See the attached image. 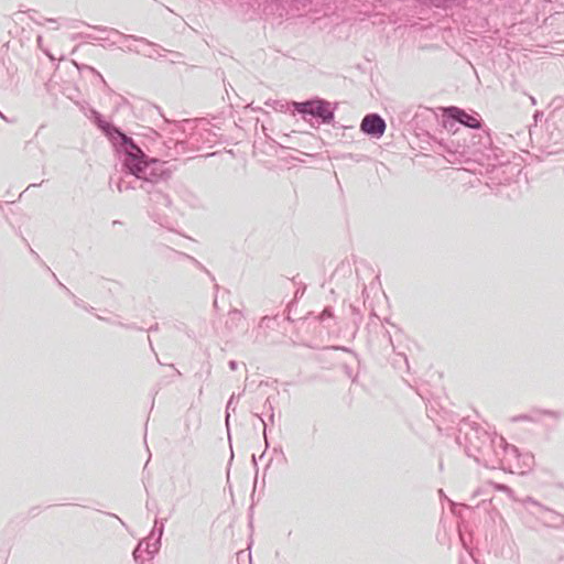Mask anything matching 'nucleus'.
Here are the masks:
<instances>
[{
	"label": "nucleus",
	"mask_w": 564,
	"mask_h": 564,
	"mask_svg": "<svg viewBox=\"0 0 564 564\" xmlns=\"http://www.w3.org/2000/svg\"><path fill=\"white\" fill-rule=\"evenodd\" d=\"M458 533L463 547L467 551L468 554L471 555L473 549L469 545L471 542V534L463 532L460 528L458 529Z\"/></svg>",
	"instance_id": "cd10ccee"
},
{
	"label": "nucleus",
	"mask_w": 564,
	"mask_h": 564,
	"mask_svg": "<svg viewBox=\"0 0 564 564\" xmlns=\"http://www.w3.org/2000/svg\"><path fill=\"white\" fill-rule=\"evenodd\" d=\"M228 367L231 371H236L238 369V362L236 360H229Z\"/></svg>",
	"instance_id": "a19ab883"
},
{
	"label": "nucleus",
	"mask_w": 564,
	"mask_h": 564,
	"mask_svg": "<svg viewBox=\"0 0 564 564\" xmlns=\"http://www.w3.org/2000/svg\"><path fill=\"white\" fill-rule=\"evenodd\" d=\"M150 133H151V135L160 137L159 133L156 131H154L153 129L150 130Z\"/></svg>",
	"instance_id": "864d4df0"
},
{
	"label": "nucleus",
	"mask_w": 564,
	"mask_h": 564,
	"mask_svg": "<svg viewBox=\"0 0 564 564\" xmlns=\"http://www.w3.org/2000/svg\"><path fill=\"white\" fill-rule=\"evenodd\" d=\"M506 454V465L502 466V470L505 471H513L514 463L520 462V449L509 444V446L505 451Z\"/></svg>",
	"instance_id": "dca6fc26"
},
{
	"label": "nucleus",
	"mask_w": 564,
	"mask_h": 564,
	"mask_svg": "<svg viewBox=\"0 0 564 564\" xmlns=\"http://www.w3.org/2000/svg\"><path fill=\"white\" fill-rule=\"evenodd\" d=\"M51 275L52 278L54 279V281L58 284L59 288H62L67 294H72V291L65 286L56 276V274L54 272H51Z\"/></svg>",
	"instance_id": "72a5a7b5"
},
{
	"label": "nucleus",
	"mask_w": 564,
	"mask_h": 564,
	"mask_svg": "<svg viewBox=\"0 0 564 564\" xmlns=\"http://www.w3.org/2000/svg\"><path fill=\"white\" fill-rule=\"evenodd\" d=\"M22 239H23L24 243L26 245V247H28V249H29L30 253L34 257V259H35V260L37 261V263L42 267V269H44V271H47V272L51 274V272H53V271L51 270V268H50V267H48V265L43 261V259L39 256V253L32 249V247L30 246V243L28 242V240H26L25 238H23V237H22Z\"/></svg>",
	"instance_id": "bb28decb"
},
{
	"label": "nucleus",
	"mask_w": 564,
	"mask_h": 564,
	"mask_svg": "<svg viewBox=\"0 0 564 564\" xmlns=\"http://www.w3.org/2000/svg\"><path fill=\"white\" fill-rule=\"evenodd\" d=\"M79 108L82 112L109 140L119 160L121 159V154L131 151L135 145H138L132 137L126 134V132L112 121L107 120L101 112L89 104H80Z\"/></svg>",
	"instance_id": "20e7f679"
},
{
	"label": "nucleus",
	"mask_w": 564,
	"mask_h": 564,
	"mask_svg": "<svg viewBox=\"0 0 564 564\" xmlns=\"http://www.w3.org/2000/svg\"><path fill=\"white\" fill-rule=\"evenodd\" d=\"M68 295L73 297V300H74V304H75L77 307H82V308H83V307H85V303H84V301H83V300H80V299H78V297H76L74 293L68 294Z\"/></svg>",
	"instance_id": "e433bc0d"
},
{
	"label": "nucleus",
	"mask_w": 564,
	"mask_h": 564,
	"mask_svg": "<svg viewBox=\"0 0 564 564\" xmlns=\"http://www.w3.org/2000/svg\"><path fill=\"white\" fill-rule=\"evenodd\" d=\"M22 239H23L24 243L26 245V247H28V249H29L30 253L34 257V259H35V260L37 261V263L42 267V269H44V271H47V272L51 274V272H53V271L51 270V268H50V267H48V265L43 261V259L39 256V253L32 249V247L30 246V243L28 242V240H26L25 238H23V237H22Z\"/></svg>",
	"instance_id": "a878e982"
},
{
	"label": "nucleus",
	"mask_w": 564,
	"mask_h": 564,
	"mask_svg": "<svg viewBox=\"0 0 564 564\" xmlns=\"http://www.w3.org/2000/svg\"><path fill=\"white\" fill-rule=\"evenodd\" d=\"M193 261L196 263V265L198 267V269H200L202 271H204L212 281H215V276L213 275V273L206 269L200 262H198L196 259L192 258Z\"/></svg>",
	"instance_id": "2f4dec72"
},
{
	"label": "nucleus",
	"mask_w": 564,
	"mask_h": 564,
	"mask_svg": "<svg viewBox=\"0 0 564 564\" xmlns=\"http://www.w3.org/2000/svg\"><path fill=\"white\" fill-rule=\"evenodd\" d=\"M349 307H350V310H351L352 315L358 316V321H362V315L360 314L359 308H358V307H356V306H355V305H352V304H350V306H349Z\"/></svg>",
	"instance_id": "4c0bfd02"
},
{
	"label": "nucleus",
	"mask_w": 564,
	"mask_h": 564,
	"mask_svg": "<svg viewBox=\"0 0 564 564\" xmlns=\"http://www.w3.org/2000/svg\"><path fill=\"white\" fill-rule=\"evenodd\" d=\"M77 37L85 39V40H95V41L104 40L102 37H96L89 33H78L77 35H75V39H77Z\"/></svg>",
	"instance_id": "473e14b6"
},
{
	"label": "nucleus",
	"mask_w": 564,
	"mask_h": 564,
	"mask_svg": "<svg viewBox=\"0 0 564 564\" xmlns=\"http://www.w3.org/2000/svg\"><path fill=\"white\" fill-rule=\"evenodd\" d=\"M121 224L119 220H113L112 225H119Z\"/></svg>",
	"instance_id": "69168bd1"
},
{
	"label": "nucleus",
	"mask_w": 564,
	"mask_h": 564,
	"mask_svg": "<svg viewBox=\"0 0 564 564\" xmlns=\"http://www.w3.org/2000/svg\"><path fill=\"white\" fill-rule=\"evenodd\" d=\"M305 290H306V286H305V285H303L302 288H299V289L295 291V293H294V299H293V300L289 303V305H288L289 312H291L292 307H293L294 305H296V303H297V299H300V297H302V296H303V294H304ZM286 319H288V321H290V322H292V321H293V319L291 318V316H290V313H288Z\"/></svg>",
	"instance_id": "c85d7f7f"
},
{
	"label": "nucleus",
	"mask_w": 564,
	"mask_h": 564,
	"mask_svg": "<svg viewBox=\"0 0 564 564\" xmlns=\"http://www.w3.org/2000/svg\"><path fill=\"white\" fill-rule=\"evenodd\" d=\"M398 356H400L403 359V361L406 365V367H409V361H408L406 356L404 354H402V352L398 354Z\"/></svg>",
	"instance_id": "de8ad7c7"
},
{
	"label": "nucleus",
	"mask_w": 564,
	"mask_h": 564,
	"mask_svg": "<svg viewBox=\"0 0 564 564\" xmlns=\"http://www.w3.org/2000/svg\"><path fill=\"white\" fill-rule=\"evenodd\" d=\"M531 102L534 105L535 104V99L534 97H531Z\"/></svg>",
	"instance_id": "774afa93"
},
{
	"label": "nucleus",
	"mask_w": 564,
	"mask_h": 564,
	"mask_svg": "<svg viewBox=\"0 0 564 564\" xmlns=\"http://www.w3.org/2000/svg\"><path fill=\"white\" fill-rule=\"evenodd\" d=\"M83 308H84V310H86V311H88V312H89L90 310H93V307H91V306H86V305H85V307H83Z\"/></svg>",
	"instance_id": "680f3d73"
},
{
	"label": "nucleus",
	"mask_w": 564,
	"mask_h": 564,
	"mask_svg": "<svg viewBox=\"0 0 564 564\" xmlns=\"http://www.w3.org/2000/svg\"><path fill=\"white\" fill-rule=\"evenodd\" d=\"M42 51L52 62L55 61L54 55L47 48H42Z\"/></svg>",
	"instance_id": "79ce46f5"
},
{
	"label": "nucleus",
	"mask_w": 564,
	"mask_h": 564,
	"mask_svg": "<svg viewBox=\"0 0 564 564\" xmlns=\"http://www.w3.org/2000/svg\"><path fill=\"white\" fill-rule=\"evenodd\" d=\"M297 110L299 116L305 122H308L312 128H318L325 124L335 123V112L338 108V102H332L319 96H313L297 105H293Z\"/></svg>",
	"instance_id": "39448f33"
},
{
	"label": "nucleus",
	"mask_w": 564,
	"mask_h": 564,
	"mask_svg": "<svg viewBox=\"0 0 564 564\" xmlns=\"http://www.w3.org/2000/svg\"><path fill=\"white\" fill-rule=\"evenodd\" d=\"M532 514L545 527L561 529L564 527V514L558 513L547 507L540 512L532 511Z\"/></svg>",
	"instance_id": "6e6552de"
},
{
	"label": "nucleus",
	"mask_w": 564,
	"mask_h": 564,
	"mask_svg": "<svg viewBox=\"0 0 564 564\" xmlns=\"http://www.w3.org/2000/svg\"><path fill=\"white\" fill-rule=\"evenodd\" d=\"M171 53H172L174 56H176V57H180V56H181V53H178V52H171Z\"/></svg>",
	"instance_id": "bf43d9fd"
},
{
	"label": "nucleus",
	"mask_w": 564,
	"mask_h": 564,
	"mask_svg": "<svg viewBox=\"0 0 564 564\" xmlns=\"http://www.w3.org/2000/svg\"><path fill=\"white\" fill-rule=\"evenodd\" d=\"M133 180H127L126 177H120L116 182V187L119 192L129 191V189H140L139 183L137 181H141L142 177L133 176Z\"/></svg>",
	"instance_id": "aec40b11"
},
{
	"label": "nucleus",
	"mask_w": 564,
	"mask_h": 564,
	"mask_svg": "<svg viewBox=\"0 0 564 564\" xmlns=\"http://www.w3.org/2000/svg\"><path fill=\"white\" fill-rule=\"evenodd\" d=\"M171 144H173L175 148L181 147V148H182V150H184V149H185V144H184V142H178V141H175V140H173V139H170L169 141H164V142H163V145H164L165 148H167L169 150L171 149Z\"/></svg>",
	"instance_id": "7c9ffc66"
},
{
	"label": "nucleus",
	"mask_w": 564,
	"mask_h": 564,
	"mask_svg": "<svg viewBox=\"0 0 564 564\" xmlns=\"http://www.w3.org/2000/svg\"><path fill=\"white\" fill-rule=\"evenodd\" d=\"M486 126L481 116L473 109H464L457 106L442 108V127L447 134L462 128L477 130Z\"/></svg>",
	"instance_id": "423d86ee"
},
{
	"label": "nucleus",
	"mask_w": 564,
	"mask_h": 564,
	"mask_svg": "<svg viewBox=\"0 0 564 564\" xmlns=\"http://www.w3.org/2000/svg\"><path fill=\"white\" fill-rule=\"evenodd\" d=\"M119 325H120L121 327L127 328V329H133V330H145L144 328L139 327V326H137V325H135V324H133V323H132V324H123V323H120Z\"/></svg>",
	"instance_id": "c9c22d12"
},
{
	"label": "nucleus",
	"mask_w": 564,
	"mask_h": 564,
	"mask_svg": "<svg viewBox=\"0 0 564 564\" xmlns=\"http://www.w3.org/2000/svg\"><path fill=\"white\" fill-rule=\"evenodd\" d=\"M543 116H544L543 111L535 110L533 113L534 122L538 123V121L542 120Z\"/></svg>",
	"instance_id": "ea45409f"
},
{
	"label": "nucleus",
	"mask_w": 564,
	"mask_h": 564,
	"mask_svg": "<svg viewBox=\"0 0 564 564\" xmlns=\"http://www.w3.org/2000/svg\"><path fill=\"white\" fill-rule=\"evenodd\" d=\"M384 335L387 336V338H388L389 343L391 344V346L394 348L393 343H392V337H391L390 333L388 330H386Z\"/></svg>",
	"instance_id": "8fccbe9b"
},
{
	"label": "nucleus",
	"mask_w": 564,
	"mask_h": 564,
	"mask_svg": "<svg viewBox=\"0 0 564 564\" xmlns=\"http://www.w3.org/2000/svg\"><path fill=\"white\" fill-rule=\"evenodd\" d=\"M145 56L150 57V58H153V54L152 53H149V54H144Z\"/></svg>",
	"instance_id": "e2e57ef3"
},
{
	"label": "nucleus",
	"mask_w": 564,
	"mask_h": 564,
	"mask_svg": "<svg viewBox=\"0 0 564 564\" xmlns=\"http://www.w3.org/2000/svg\"><path fill=\"white\" fill-rule=\"evenodd\" d=\"M420 109H422V112H415V115L413 116V126L415 129L419 128V124H420V117L423 116L424 113H427V116L432 119V120H437V115L431 109V108H427V107H420Z\"/></svg>",
	"instance_id": "b1692460"
},
{
	"label": "nucleus",
	"mask_w": 564,
	"mask_h": 564,
	"mask_svg": "<svg viewBox=\"0 0 564 564\" xmlns=\"http://www.w3.org/2000/svg\"><path fill=\"white\" fill-rule=\"evenodd\" d=\"M152 508H156V505H155L154 502H153V503H151L150 501H148V502H147V509L151 511V510H152Z\"/></svg>",
	"instance_id": "09e8293b"
},
{
	"label": "nucleus",
	"mask_w": 564,
	"mask_h": 564,
	"mask_svg": "<svg viewBox=\"0 0 564 564\" xmlns=\"http://www.w3.org/2000/svg\"><path fill=\"white\" fill-rule=\"evenodd\" d=\"M171 367L175 370V372H176L178 376H181V371H178V370L174 367V365H171Z\"/></svg>",
	"instance_id": "13d9d810"
},
{
	"label": "nucleus",
	"mask_w": 564,
	"mask_h": 564,
	"mask_svg": "<svg viewBox=\"0 0 564 564\" xmlns=\"http://www.w3.org/2000/svg\"><path fill=\"white\" fill-rule=\"evenodd\" d=\"M386 129V120L377 112L367 113L360 122V131L371 139H380Z\"/></svg>",
	"instance_id": "0eeeda50"
},
{
	"label": "nucleus",
	"mask_w": 564,
	"mask_h": 564,
	"mask_svg": "<svg viewBox=\"0 0 564 564\" xmlns=\"http://www.w3.org/2000/svg\"><path fill=\"white\" fill-rule=\"evenodd\" d=\"M496 436V433H489L477 423L463 421L455 440L458 445L465 447L467 456L473 457L479 465L492 466L497 463L492 455Z\"/></svg>",
	"instance_id": "7ed1b4c3"
},
{
	"label": "nucleus",
	"mask_w": 564,
	"mask_h": 564,
	"mask_svg": "<svg viewBox=\"0 0 564 564\" xmlns=\"http://www.w3.org/2000/svg\"><path fill=\"white\" fill-rule=\"evenodd\" d=\"M495 486H496V488H497L499 491H503V492L512 494V489H511L509 486L505 485V484H496Z\"/></svg>",
	"instance_id": "f704fd0d"
},
{
	"label": "nucleus",
	"mask_w": 564,
	"mask_h": 564,
	"mask_svg": "<svg viewBox=\"0 0 564 564\" xmlns=\"http://www.w3.org/2000/svg\"><path fill=\"white\" fill-rule=\"evenodd\" d=\"M540 413L554 420H560L563 416L562 412L547 409L540 410Z\"/></svg>",
	"instance_id": "c756f323"
},
{
	"label": "nucleus",
	"mask_w": 564,
	"mask_h": 564,
	"mask_svg": "<svg viewBox=\"0 0 564 564\" xmlns=\"http://www.w3.org/2000/svg\"><path fill=\"white\" fill-rule=\"evenodd\" d=\"M361 321H358V316L352 315V323L355 324L356 328H358V325Z\"/></svg>",
	"instance_id": "49530a36"
},
{
	"label": "nucleus",
	"mask_w": 564,
	"mask_h": 564,
	"mask_svg": "<svg viewBox=\"0 0 564 564\" xmlns=\"http://www.w3.org/2000/svg\"><path fill=\"white\" fill-rule=\"evenodd\" d=\"M73 63L77 67V70L82 76L90 75L95 77L100 84H102L104 87L108 88V84L105 80L104 76L95 67L86 64H80L75 61H73Z\"/></svg>",
	"instance_id": "a211bd4d"
},
{
	"label": "nucleus",
	"mask_w": 564,
	"mask_h": 564,
	"mask_svg": "<svg viewBox=\"0 0 564 564\" xmlns=\"http://www.w3.org/2000/svg\"><path fill=\"white\" fill-rule=\"evenodd\" d=\"M240 395H241V393H239L238 395L232 393L230 395L229 400L227 401V404H226L225 424H226V427H227V431H228V437L229 438H230V433H229L230 413L236 411V399L239 398Z\"/></svg>",
	"instance_id": "412c9836"
},
{
	"label": "nucleus",
	"mask_w": 564,
	"mask_h": 564,
	"mask_svg": "<svg viewBox=\"0 0 564 564\" xmlns=\"http://www.w3.org/2000/svg\"><path fill=\"white\" fill-rule=\"evenodd\" d=\"M514 421H534L529 414H520L513 419Z\"/></svg>",
	"instance_id": "58836bf2"
},
{
	"label": "nucleus",
	"mask_w": 564,
	"mask_h": 564,
	"mask_svg": "<svg viewBox=\"0 0 564 564\" xmlns=\"http://www.w3.org/2000/svg\"><path fill=\"white\" fill-rule=\"evenodd\" d=\"M336 349H340V350H344V351H350V349H348L346 347H337Z\"/></svg>",
	"instance_id": "6e6d98bb"
},
{
	"label": "nucleus",
	"mask_w": 564,
	"mask_h": 564,
	"mask_svg": "<svg viewBox=\"0 0 564 564\" xmlns=\"http://www.w3.org/2000/svg\"><path fill=\"white\" fill-rule=\"evenodd\" d=\"M42 40H43V39H42V36H41V35H39V36H37V39H36V41H37V43H39V46H40L41 48H42V46H41V45H42Z\"/></svg>",
	"instance_id": "603ef678"
},
{
	"label": "nucleus",
	"mask_w": 564,
	"mask_h": 564,
	"mask_svg": "<svg viewBox=\"0 0 564 564\" xmlns=\"http://www.w3.org/2000/svg\"><path fill=\"white\" fill-rule=\"evenodd\" d=\"M486 501H487V499H486V498H484L480 502H478V503H477V507H478L480 503H484V502H486Z\"/></svg>",
	"instance_id": "0e129e2a"
},
{
	"label": "nucleus",
	"mask_w": 564,
	"mask_h": 564,
	"mask_svg": "<svg viewBox=\"0 0 564 564\" xmlns=\"http://www.w3.org/2000/svg\"><path fill=\"white\" fill-rule=\"evenodd\" d=\"M299 101L295 100H273L272 102L267 101L265 105L271 106L275 111L290 113L292 116H297V110L293 107V105H297Z\"/></svg>",
	"instance_id": "2eb2a0df"
},
{
	"label": "nucleus",
	"mask_w": 564,
	"mask_h": 564,
	"mask_svg": "<svg viewBox=\"0 0 564 564\" xmlns=\"http://www.w3.org/2000/svg\"><path fill=\"white\" fill-rule=\"evenodd\" d=\"M268 321H270L269 316H264L260 321V326L268 325Z\"/></svg>",
	"instance_id": "a18cd8bd"
},
{
	"label": "nucleus",
	"mask_w": 564,
	"mask_h": 564,
	"mask_svg": "<svg viewBox=\"0 0 564 564\" xmlns=\"http://www.w3.org/2000/svg\"><path fill=\"white\" fill-rule=\"evenodd\" d=\"M185 122H186V121H181V122L176 123L177 128L183 127Z\"/></svg>",
	"instance_id": "4d7b16f0"
},
{
	"label": "nucleus",
	"mask_w": 564,
	"mask_h": 564,
	"mask_svg": "<svg viewBox=\"0 0 564 564\" xmlns=\"http://www.w3.org/2000/svg\"><path fill=\"white\" fill-rule=\"evenodd\" d=\"M534 465V455L532 453H521L520 462L514 463L513 471L520 475L529 473Z\"/></svg>",
	"instance_id": "ddd939ff"
},
{
	"label": "nucleus",
	"mask_w": 564,
	"mask_h": 564,
	"mask_svg": "<svg viewBox=\"0 0 564 564\" xmlns=\"http://www.w3.org/2000/svg\"><path fill=\"white\" fill-rule=\"evenodd\" d=\"M509 446V443L502 436H496L495 444L492 446V455H495L497 463L492 466H485L490 469H502V466L506 465V454L505 451Z\"/></svg>",
	"instance_id": "f8f14e48"
},
{
	"label": "nucleus",
	"mask_w": 564,
	"mask_h": 564,
	"mask_svg": "<svg viewBox=\"0 0 564 564\" xmlns=\"http://www.w3.org/2000/svg\"><path fill=\"white\" fill-rule=\"evenodd\" d=\"M44 21H46V22H48V23L57 24V20H56V19H53V18L44 19Z\"/></svg>",
	"instance_id": "3c124183"
},
{
	"label": "nucleus",
	"mask_w": 564,
	"mask_h": 564,
	"mask_svg": "<svg viewBox=\"0 0 564 564\" xmlns=\"http://www.w3.org/2000/svg\"><path fill=\"white\" fill-rule=\"evenodd\" d=\"M2 121H9L8 118L2 113L1 116Z\"/></svg>",
	"instance_id": "052dcab7"
},
{
	"label": "nucleus",
	"mask_w": 564,
	"mask_h": 564,
	"mask_svg": "<svg viewBox=\"0 0 564 564\" xmlns=\"http://www.w3.org/2000/svg\"><path fill=\"white\" fill-rule=\"evenodd\" d=\"M523 506L530 513H532V511L540 512L544 508L542 503L529 496L523 500Z\"/></svg>",
	"instance_id": "393cba45"
},
{
	"label": "nucleus",
	"mask_w": 564,
	"mask_h": 564,
	"mask_svg": "<svg viewBox=\"0 0 564 564\" xmlns=\"http://www.w3.org/2000/svg\"><path fill=\"white\" fill-rule=\"evenodd\" d=\"M119 161L126 177H143L137 183L156 209L172 208V199L165 192L167 181L172 176V169L167 165V161L149 156L139 144L121 154Z\"/></svg>",
	"instance_id": "f257e3e1"
},
{
	"label": "nucleus",
	"mask_w": 564,
	"mask_h": 564,
	"mask_svg": "<svg viewBox=\"0 0 564 564\" xmlns=\"http://www.w3.org/2000/svg\"><path fill=\"white\" fill-rule=\"evenodd\" d=\"M165 522L166 519L155 518L153 529L149 535L150 539H154V542L152 544L153 546H155V549L159 550L161 547V540L164 533Z\"/></svg>",
	"instance_id": "f3484780"
},
{
	"label": "nucleus",
	"mask_w": 564,
	"mask_h": 564,
	"mask_svg": "<svg viewBox=\"0 0 564 564\" xmlns=\"http://www.w3.org/2000/svg\"><path fill=\"white\" fill-rule=\"evenodd\" d=\"M147 330L148 332H158L159 330V324L155 323V324L151 325Z\"/></svg>",
	"instance_id": "37998d69"
},
{
	"label": "nucleus",
	"mask_w": 564,
	"mask_h": 564,
	"mask_svg": "<svg viewBox=\"0 0 564 564\" xmlns=\"http://www.w3.org/2000/svg\"><path fill=\"white\" fill-rule=\"evenodd\" d=\"M264 6V12H271L278 14L280 18L286 13V9L281 0H267Z\"/></svg>",
	"instance_id": "6ab92c4d"
},
{
	"label": "nucleus",
	"mask_w": 564,
	"mask_h": 564,
	"mask_svg": "<svg viewBox=\"0 0 564 564\" xmlns=\"http://www.w3.org/2000/svg\"><path fill=\"white\" fill-rule=\"evenodd\" d=\"M30 18H31L34 22H36L37 24H42V23H43L42 21L36 20V19H35L33 15H31V14H30Z\"/></svg>",
	"instance_id": "5fc2aeb1"
},
{
	"label": "nucleus",
	"mask_w": 564,
	"mask_h": 564,
	"mask_svg": "<svg viewBox=\"0 0 564 564\" xmlns=\"http://www.w3.org/2000/svg\"><path fill=\"white\" fill-rule=\"evenodd\" d=\"M264 408H268V410L270 411V414H269V417H268V422L262 417L261 414H254L263 424V435L264 437H267V430H268V425L269 424H274V408L272 405V403L270 402V399L268 398L264 402Z\"/></svg>",
	"instance_id": "4be33fe9"
},
{
	"label": "nucleus",
	"mask_w": 564,
	"mask_h": 564,
	"mask_svg": "<svg viewBox=\"0 0 564 564\" xmlns=\"http://www.w3.org/2000/svg\"><path fill=\"white\" fill-rule=\"evenodd\" d=\"M469 0H425V3L435 9L449 10L452 8H464Z\"/></svg>",
	"instance_id": "4468645a"
},
{
	"label": "nucleus",
	"mask_w": 564,
	"mask_h": 564,
	"mask_svg": "<svg viewBox=\"0 0 564 564\" xmlns=\"http://www.w3.org/2000/svg\"><path fill=\"white\" fill-rule=\"evenodd\" d=\"M76 23H80V24H84V25H87L88 28H93L99 32H102V33H111L116 36H119L121 39H124L126 41L128 40H132V41H135V42H141V43H144L151 47L154 48V51H156V48H161L163 51H165L163 47H161L159 44L156 43H153L149 40H147L145 37H141V36H137V35H128V34H123L121 33L120 31L116 30V29H112V28H107V26H101V25H90L84 21H76Z\"/></svg>",
	"instance_id": "1a4fd4ad"
},
{
	"label": "nucleus",
	"mask_w": 564,
	"mask_h": 564,
	"mask_svg": "<svg viewBox=\"0 0 564 564\" xmlns=\"http://www.w3.org/2000/svg\"><path fill=\"white\" fill-rule=\"evenodd\" d=\"M229 319L226 322V326L228 328H237L242 321V312L238 308H232L229 311Z\"/></svg>",
	"instance_id": "5701e85b"
},
{
	"label": "nucleus",
	"mask_w": 564,
	"mask_h": 564,
	"mask_svg": "<svg viewBox=\"0 0 564 564\" xmlns=\"http://www.w3.org/2000/svg\"><path fill=\"white\" fill-rule=\"evenodd\" d=\"M158 552L159 549H155L153 544L141 541L134 547L132 557L137 564H145V562L152 561Z\"/></svg>",
	"instance_id": "9d476101"
},
{
	"label": "nucleus",
	"mask_w": 564,
	"mask_h": 564,
	"mask_svg": "<svg viewBox=\"0 0 564 564\" xmlns=\"http://www.w3.org/2000/svg\"><path fill=\"white\" fill-rule=\"evenodd\" d=\"M436 145L435 151L451 160H470L477 154H482L492 144L489 129L484 126L477 130L462 128L453 130L446 138H436L426 133Z\"/></svg>",
	"instance_id": "f03ea898"
},
{
	"label": "nucleus",
	"mask_w": 564,
	"mask_h": 564,
	"mask_svg": "<svg viewBox=\"0 0 564 564\" xmlns=\"http://www.w3.org/2000/svg\"><path fill=\"white\" fill-rule=\"evenodd\" d=\"M481 495H484V491H482V489L479 488V489L475 490V492L473 494L471 499H475L476 497H479Z\"/></svg>",
	"instance_id": "c03bdc74"
},
{
	"label": "nucleus",
	"mask_w": 564,
	"mask_h": 564,
	"mask_svg": "<svg viewBox=\"0 0 564 564\" xmlns=\"http://www.w3.org/2000/svg\"><path fill=\"white\" fill-rule=\"evenodd\" d=\"M311 317L317 321L327 330H330L333 326H335L336 324L334 308L330 305L325 306L323 311L318 314H314V312L307 313L304 319L307 321Z\"/></svg>",
	"instance_id": "9b49d317"
},
{
	"label": "nucleus",
	"mask_w": 564,
	"mask_h": 564,
	"mask_svg": "<svg viewBox=\"0 0 564 564\" xmlns=\"http://www.w3.org/2000/svg\"><path fill=\"white\" fill-rule=\"evenodd\" d=\"M29 12H32L34 14H39V12L36 10H29Z\"/></svg>",
	"instance_id": "338daca9"
}]
</instances>
